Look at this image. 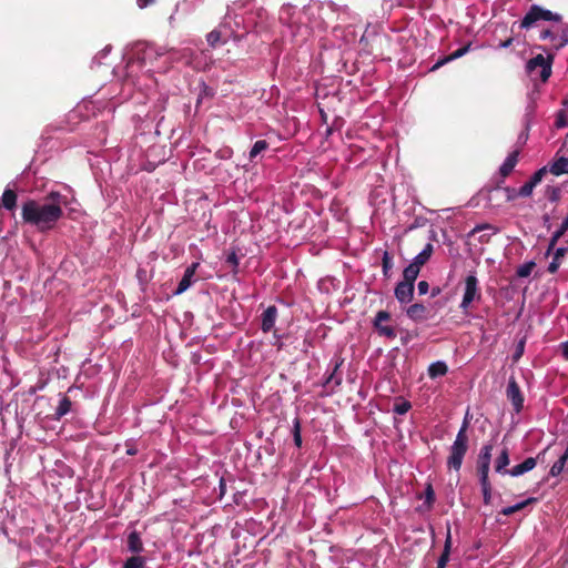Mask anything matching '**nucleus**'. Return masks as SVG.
Returning <instances> with one entry per match:
<instances>
[{"instance_id":"obj_1","label":"nucleus","mask_w":568,"mask_h":568,"mask_svg":"<svg viewBox=\"0 0 568 568\" xmlns=\"http://www.w3.org/2000/svg\"><path fill=\"white\" fill-rule=\"evenodd\" d=\"M67 197L60 192L51 191L40 200H28L21 206V217L26 224L40 232L52 230L63 215Z\"/></svg>"},{"instance_id":"obj_2","label":"nucleus","mask_w":568,"mask_h":568,"mask_svg":"<svg viewBox=\"0 0 568 568\" xmlns=\"http://www.w3.org/2000/svg\"><path fill=\"white\" fill-rule=\"evenodd\" d=\"M193 54L190 48L173 49L152 44H139L134 51L139 65L146 72L166 71L175 62L191 64Z\"/></svg>"},{"instance_id":"obj_3","label":"nucleus","mask_w":568,"mask_h":568,"mask_svg":"<svg viewBox=\"0 0 568 568\" xmlns=\"http://www.w3.org/2000/svg\"><path fill=\"white\" fill-rule=\"evenodd\" d=\"M468 427L467 419L464 420L460 429L458 430L456 438L450 446V454L447 459V465L449 468L455 469L458 471L462 467L463 459L467 453L468 448V437L466 435V430Z\"/></svg>"},{"instance_id":"obj_4","label":"nucleus","mask_w":568,"mask_h":568,"mask_svg":"<svg viewBox=\"0 0 568 568\" xmlns=\"http://www.w3.org/2000/svg\"><path fill=\"white\" fill-rule=\"evenodd\" d=\"M561 20V16L555 13L548 9H544L538 4H532L525 17L523 18L519 27L521 29H530L535 27L539 21H555L559 22Z\"/></svg>"},{"instance_id":"obj_5","label":"nucleus","mask_w":568,"mask_h":568,"mask_svg":"<svg viewBox=\"0 0 568 568\" xmlns=\"http://www.w3.org/2000/svg\"><path fill=\"white\" fill-rule=\"evenodd\" d=\"M481 298V292L479 287V281L475 272L467 274L464 281V294L459 304L460 310L467 313L474 302H479Z\"/></svg>"},{"instance_id":"obj_6","label":"nucleus","mask_w":568,"mask_h":568,"mask_svg":"<svg viewBox=\"0 0 568 568\" xmlns=\"http://www.w3.org/2000/svg\"><path fill=\"white\" fill-rule=\"evenodd\" d=\"M315 9H317L316 6H308L304 8L303 11H301L291 4H284L280 10L278 18L282 23L288 26L290 28L296 27L297 32H300L301 28L297 24L301 22L302 16L313 13Z\"/></svg>"},{"instance_id":"obj_7","label":"nucleus","mask_w":568,"mask_h":568,"mask_svg":"<svg viewBox=\"0 0 568 568\" xmlns=\"http://www.w3.org/2000/svg\"><path fill=\"white\" fill-rule=\"evenodd\" d=\"M231 14L230 24L226 26L227 31H233L232 39H241L244 34L248 33L255 26L252 18H244L242 13H236L233 10L227 11Z\"/></svg>"},{"instance_id":"obj_8","label":"nucleus","mask_w":568,"mask_h":568,"mask_svg":"<svg viewBox=\"0 0 568 568\" xmlns=\"http://www.w3.org/2000/svg\"><path fill=\"white\" fill-rule=\"evenodd\" d=\"M230 19H231V14L226 13V16L224 17L223 22L219 26V28L214 29L213 31H211L207 34L206 40H207V43L211 47L214 48L217 44L225 43L230 39L233 38V31H227L226 30V26L230 24V21H229Z\"/></svg>"},{"instance_id":"obj_9","label":"nucleus","mask_w":568,"mask_h":568,"mask_svg":"<svg viewBox=\"0 0 568 568\" xmlns=\"http://www.w3.org/2000/svg\"><path fill=\"white\" fill-rule=\"evenodd\" d=\"M527 71L532 73L540 69V78L542 81L548 80L551 74V63L542 54H538L527 62Z\"/></svg>"},{"instance_id":"obj_10","label":"nucleus","mask_w":568,"mask_h":568,"mask_svg":"<svg viewBox=\"0 0 568 568\" xmlns=\"http://www.w3.org/2000/svg\"><path fill=\"white\" fill-rule=\"evenodd\" d=\"M390 314L386 311H379L374 320V327L378 332L379 335H383L388 338H395L396 332L393 326L384 324V322L389 321Z\"/></svg>"},{"instance_id":"obj_11","label":"nucleus","mask_w":568,"mask_h":568,"mask_svg":"<svg viewBox=\"0 0 568 568\" xmlns=\"http://www.w3.org/2000/svg\"><path fill=\"white\" fill-rule=\"evenodd\" d=\"M506 394L514 409L519 413L524 407V396L515 378L509 379Z\"/></svg>"},{"instance_id":"obj_12","label":"nucleus","mask_w":568,"mask_h":568,"mask_svg":"<svg viewBox=\"0 0 568 568\" xmlns=\"http://www.w3.org/2000/svg\"><path fill=\"white\" fill-rule=\"evenodd\" d=\"M199 266L200 263L194 262L186 267L183 277L179 282L176 290L174 291V295H181L182 293L190 288V286L195 282L194 276Z\"/></svg>"},{"instance_id":"obj_13","label":"nucleus","mask_w":568,"mask_h":568,"mask_svg":"<svg viewBox=\"0 0 568 568\" xmlns=\"http://www.w3.org/2000/svg\"><path fill=\"white\" fill-rule=\"evenodd\" d=\"M493 445L486 444L481 447L478 456V474L479 476H488L490 459H491Z\"/></svg>"},{"instance_id":"obj_14","label":"nucleus","mask_w":568,"mask_h":568,"mask_svg":"<svg viewBox=\"0 0 568 568\" xmlns=\"http://www.w3.org/2000/svg\"><path fill=\"white\" fill-rule=\"evenodd\" d=\"M395 297L400 304H408L414 297V285L400 281L395 287Z\"/></svg>"},{"instance_id":"obj_15","label":"nucleus","mask_w":568,"mask_h":568,"mask_svg":"<svg viewBox=\"0 0 568 568\" xmlns=\"http://www.w3.org/2000/svg\"><path fill=\"white\" fill-rule=\"evenodd\" d=\"M344 359L341 357L332 361V371L325 379V385L331 386L333 389L337 388L342 384V376L337 374L338 369L343 365Z\"/></svg>"},{"instance_id":"obj_16","label":"nucleus","mask_w":568,"mask_h":568,"mask_svg":"<svg viewBox=\"0 0 568 568\" xmlns=\"http://www.w3.org/2000/svg\"><path fill=\"white\" fill-rule=\"evenodd\" d=\"M537 465V458L528 457L521 464L514 466L513 468L505 471L513 477H519L530 470H532Z\"/></svg>"},{"instance_id":"obj_17","label":"nucleus","mask_w":568,"mask_h":568,"mask_svg":"<svg viewBox=\"0 0 568 568\" xmlns=\"http://www.w3.org/2000/svg\"><path fill=\"white\" fill-rule=\"evenodd\" d=\"M277 318V308L274 305L268 306L262 314L261 329L268 333L273 329Z\"/></svg>"},{"instance_id":"obj_18","label":"nucleus","mask_w":568,"mask_h":568,"mask_svg":"<svg viewBox=\"0 0 568 568\" xmlns=\"http://www.w3.org/2000/svg\"><path fill=\"white\" fill-rule=\"evenodd\" d=\"M536 108H537L536 99L531 94V95L528 97V102H527V105H526V109H525L524 119H523L524 126H525L526 131H528L530 129L531 124H532L535 112H536Z\"/></svg>"},{"instance_id":"obj_19","label":"nucleus","mask_w":568,"mask_h":568,"mask_svg":"<svg viewBox=\"0 0 568 568\" xmlns=\"http://www.w3.org/2000/svg\"><path fill=\"white\" fill-rule=\"evenodd\" d=\"M128 550L132 554H140L143 551V542L138 531H131L126 541Z\"/></svg>"},{"instance_id":"obj_20","label":"nucleus","mask_w":568,"mask_h":568,"mask_svg":"<svg viewBox=\"0 0 568 568\" xmlns=\"http://www.w3.org/2000/svg\"><path fill=\"white\" fill-rule=\"evenodd\" d=\"M554 251V256H552V261L549 263L548 265V272L554 274L558 271L560 264H561V260L564 258V256L567 254L568 252V248L567 247H556L552 250Z\"/></svg>"},{"instance_id":"obj_21","label":"nucleus","mask_w":568,"mask_h":568,"mask_svg":"<svg viewBox=\"0 0 568 568\" xmlns=\"http://www.w3.org/2000/svg\"><path fill=\"white\" fill-rule=\"evenodd\" d=\"M518 162V151H514L505 159L499 168V172L503 176H507L515 168Z\"/></svg>"},{"instance_id":"obj_22","label":"nucleus","mask_w":568,"mask_h":568,"mask_svg":"<svg viewBox=\"0 0 568 568\" xmlns=\"http://www.w3.org/2000/svg\"><path fill=\"white\" fill-rule=\"evenodd\" d=\"M406 315L413 321H422L426 315V307L420 303H415L406 308Z\"/></svg>"},{"instance_id":"obj_23","label":"nucleus","mask_w":568,"mask_h":568,"mask_svg":"<svg viewBox=\"0 0 568 568\" xmlns=\"http://www.w3.org/2000/svg\"><path fill=\"white\" fill-rule=\"evenodd\" d=\"M549 171L554 175L568 174V158L561 156L550 164Z\"/></svg>"},{"instance_id":"obj_24","label":"nucleus","mask_w":568,"mask_h":568,"mask_svg":"<svg viewBox=\"0 0 568 568\" xmlns=\"http://www.w3.org/2000/svg\"><path fill=\"white\" fill-rule=\"evenodd\" d=\"M509 453L508 448L504 447L499 456L495 460V470L500 474H505L506 467L509 465Z\"/></svg>"},{"instance_id":"obj_25","label":"nucleus","mask_w":568,"mask_h":568,"mask_svg":"<svg viewBox=\"0 0 568 568\" xmlns=\"http://www.w3.org/2000/svg\"><path fill=\"white\" fill-rule=\"evenodd\" d=\"M448 371V367L445 362L437 361L432 363L428 366V375L430 378H437L439 376H444Z\"/></svg>"},{"instance_id":"obj_26","label":"nucleus","mask_w":568,"mask_h":568,"mask_svg":"<svg viewBox=\"0 0 568 568\" xmlns=\"http://www.w3.org/2000/svg\"><path fill=\"white\" fill-rule=\"evenodd\" d=\"M16 203L17 194L12 190L7 189L0 199V205L11 211L16 207Z\"/></svg>"},{"instance_id":"obj_27","label":"nucleus","mask_w":568,"mask_h":568,"mask_svg":"<svg viewBox=\"0 0 568 568\" xmlns=\"http://www.w3.org/2000/svg\"><path fill=\"white\" fill-rule=\"evenodd\" d=\"M433 252V245L430 243L426 244V246L413 258L412 263L422 268V266L430 258Z\"/></svg>"},{"instance_id":"obj_28","label":"nucleus","mask_w":568,"mask_h":568,"mask_svg":"<svg viewBox=\"0 0 568 568\" xmlns=\"http://www.w3.org/2000/svg\"><path fill=\"white\" fill-rule=\"evenodd\" d=\"M419 272L420 267H418L414 263H410L403 271V282L410 283L414 285Z\"/></svg>"},{"instance_id":"obj_29","label":"nucleus","mask_w":568,"mask_h":568,"mask_svg":"<svg viewBox=\"0 0 568 568\" xmlns=\"http://www.w3.org/2000/svg\"><path fill=\"white\" fill-rule=\"evenodd\" d=\"M71 406H72V403L67 396L61 397L59 405L54 412V418L57 420L62 418L64 415H67L71 410Z\"/></svg>"},{"instance_id":"obj_30","label":"nucleus","mask_w":568,"mask_h":568,"mask_svg":"<svg viewBox=\"0 0 568 568\" xmlns=\"http://www.w3.org/2000/svg\"><path fill=\"white\" fill-rule=\"evenodd\" d=\"M567 460H568V449H566V452L559 457V459L556 463H554V465L551 466V468L549 470L550 476H552V477L559 476L562 473Z\"/></svg>"},{"instance_id":"obj_31","label":"nucleus","mask_w":568,"mask_h":568,"mask_svg":"<svg viewBox=\"0 0 568 568\" xmlns=\"http://www.w3.org/2000/svg\"><path fill=\"white\" fill-rule=\"evenodd\" d=\"M393 266V257L387 251H385L382 256V271L384 277L389 278L392 276Z\"/></svg>"},{"instance_id":"obj_32","label":"nucleus","mask_w":568,"mask_h":568,"mask_svg":"<svg viewBox=\"0 0 568 568\" xmlns=\"http://www.w3.org/2000/svg\"><path fill=\"white\" fill-rule=\"evenodd\" d=\"M469 50V45H466V47H463L458 50H456L455 52H453L452 54H449L448 57H446L445 59L438 61L434 67H433V70L444 65L446 62H449V61H453L455 59H458L460 57H463L466 52H468Z\"/></svg>"},{"instance_id":"obj_33","label":"nucleus","mask_w":568,"mask_h":568,"mask_svg":"<svg viewBox=\"0 0 568 568\" xmlns=\"http://www.w3.org/2000/svg\"><path fill=\"white\" fill-rule=\"evenodd\" d=\"M479 481L483 490L484 503L488 505L491 498V487L488 480V476H479Z\"/></svg>"},{"instance_id":"obj_34","label":"nucleus","mask_w":568,"mask_h":568,"mask_svg":"<svg viewBox=\"0 0 568 568\" xmlns=\"http://www.w3.org/2000/svg\"><path fill=\"white\" fill-rule=\"evenodd\" d=\"M146 559L141 556H132L125 560L122 568H144Z\"/></svg>"},{"instance_id":"obj_35","label":"nucleus","mask_w":568,"mask_h":568,"mask_svg":"<svg viewBox=\"0 0 568 568\" xmlns=\"http://www.w3.org/2000/svg\"><path fill=\"white\" fill-rule=\"evenodd\" d=\"M535 266L536 263L534 261L525 262L524 264L517 267L516 274L518 277H528L531 274Z\"/></svg>"},{"instance_id":"obj_36","label":"nucleus","mask_w":568,"mask_h":568,"mask_svg":"<svg viewBox=\"0 0 568 568\" xmlns=\"http://www.w3.org/2000/svg\"><path fill=\"white\" fill-rule=\"evenodd\" d=\"M268 148V143L265 140H258L256 141L251 151H250V159L253 160L256 158L261 152L265 151Z\"/></svg>"},{"instance_id":"obj_37","label":"nucleus","mask_w":568,"mask_h":568,"mask_svg":"<svg viewBox=\"0 0 568 568\" xmlns=\"http://www.w3.org/2000/svg\"><path fill=\"white\" fill-rule=\"evenodd\" d=\"M293 438H294V444L297 447H301L302 446L301 424L297 418H295L293 422Z\"/></svg>"},{"instance_id":"obj_38","label":"nucleus","mask_w":568,"mask_h":568,"mask_svg":"<svg viewBox=\"0 0 568 568\" xmlns=\"http://www.w3.org/2000/svg\"><path fill=\"white\" fill-rule=\"evenodd\" d=\"M412 405L407 400H402L400 403H396L394 405V412L398 415H405L409 409Z\"/></svg>"},{"instance_id":"obj_39","label":"nucleus","mask_w":568,"mask_h":568,"mask_svg":"<svg viewBox=\"0 0 568 568\" xmlns=\"http://www.w3.org/2000/svg\"><path fill=\"white\" fill-rule=\"evenodd\" d=\"M534 189H535V186L532 185V183L530 181H528L520 186V189L518 190V195L521 197L530 196Z\"/></svg>"},{"instance_id":"obj_40","label":"nucleus","mask_w":568,"mask_h":568,"mask_svg":"<svg viewBox=\"0 0 568 568\" xmlns=\"http://www.w3.org/2000/svg\"><path fill=\"white\" fill-rule=\"evenodd\" d=\"M527 503L528 501H521V503H517L513 506L506 507L501 510V514L505 516H509V515L523 509Z\"/></svg>"},{"instance_id":"obj_41","label":"nucleus","mask_w":568,"mask_h":568,"mask_svg":"<svg viewBox=\"0 0 568 568\" xmlns=\"http://www.w3.org/2000/svg\"><path fill=\"white\" fill-rule=\"evenodd\" d=\"M555 125L557 129H561L567 125V115H566L565 111H562V110L558 111Z\"/></svg>"},{"instance_id":"obj_42","label":"nucleus","mask_w":568,"mask_h":568,"mask_svg":"<svg viewBox=\"0 0 568 568\" xmlns=\"http://www.w3.org/2000/svg\"><path fill=\"white\" fill-rule=\"evenodd\" d=\"M568 44V28H565L559 36V43L555 44V49L559 50Z\"/></svg>"},{"instance_id":"obj_43","label":"nucleus","mask_w":568,"mask_h":568,"mask_svg":"<svg viewBox=\"0 0 568 568\" xmlns=\"http://www.w3.org/2000/svg\"><path fill=\"white\" fill-rule=\"evenodd\" d=\"M546 173V168H541L540 170H538L537 172H535L532 174V176L530 178V182L532 183L534 186H536L537 184H539L544 178Z\"/></svg>"},{"instance_id":"obj_44","label":"nucleus","mask_w":568,"mask_h":568,"mask_svg":"<svg viewBox=\"0 0 568 568\" xmlns=\"http://www.w3.org/2000/svg\"><path fill=\"white\" fill-rule=\"evenodd\" d=\"M449 545H450V536L448 535L446 545H445L446 551L440 556V558L438 560V568H444L448 560L447 551H448Z\"/></svg>"},{"instance_id":"obj_45","label":"nucleus","mask_w":568,"mask_h":568,"mask_svg":"<svg viewBox=\"0 0 568 568\" xmlns=\"http://www.w3.org/2000/svg\"><path fill=\"white\" fill-rule=\"evenodd\" d=\"M417 290L419 295H425L429 291V284L426 281H420L417 284Z\"/></svg>"},{"instance_id":"obj_46","label":"nucleus","mask_w":568,"mask_h":568,"mask_svg":"<svg viewBox=\"0 0 568 568\" xmlns=\"http://www.w3.org/2000/svg\"><path fill=\"white\" fill-rule=\"evenodd\" d=\"M232 154H233V151L230 148H224V149H221L217 151V155L221 159H230L232 156Z\"/></svg>"},{"instance_id":"obj_47","label":"nucleus","mask_w":568,"mask_h":568,"mask_svg":"<svg viewBox=\"0 0 568 568\" xmlns=\"http://www.w3.org/2000/svg\"><path fill=\"white\" fill-rule=\"evenodd\" d=\"M524 347H525V342L520 341L518 346H517V349H516V352L514 354V361L515 362H517L521 357V355L524 353Z\"/></svg>"},{"instance_id":"obj_48","label":"nucleus","mask_w":568,"mask_h":568,"mask_svg":"<svg viewBox=\"0 0 568 568\" xmlns=\"http://www.w3.org/2000/svg\"><path fill=\"white\" fill-rule=\"evenodd\" d=\"M540 39H542V40L549 39L551 41V40H557V36H555L550 30H544L540 33Z\"/></svg>"},{"instance_id":"obj_49","label":"nucleus","mask_w":568,"mask_h":568,"mask_svg":"<svg viewBox=\"0 0 568 568\" xmlns=\"http://www.w3.org/2000/svg\"><path fill=\"white\" fill-rule=\"evenodd\" d=\"M226 262L230 263L232 266L236 267L239 264V260L235 253H232L227 256Z\"/></svg>"},{"instance_id":"obj_50","label":"nucleus","mask_w":568,"mask_h":568,"mask_svg":"<svg viewBox=\"0 0 568 568\" xmlns=\"http://www.w3.org/2000/svg\"><path fill=\"white\" fill-rule=\"evenodd\" d=\"M155 0H136V4L140 9H144L150 4L154 3Z\"/></svg>"},{"instance_id":"obj_51","label":"nucleus","mask_w":568,"mask_h":568,"mask_svg":"<svg viewBox=\"0 0 568 568\" xmlns=\"http://www.w3.org/2000/svg\"><path fill=\"white\" fill-rule=\"evenodd\" d=\"M562 356L568 359V342H564L560 345Z\"/></svg>"},{"instance_id":"obj_52","label":"nucleus","mask_w":568,"mask_h":568,"mask_svg":"<svg viewBox=\"0 0 568 568\" xmlns=\"http://www.w3.org/2000/svg\"><path fill=\"white\" fill-rule=\"evenodd\" d=\"M511 43H513V38H509V39L500 42L499 43V48L507 49V48H509L511 45Z\"/></svg>"},{"instance_id":"obj_53","label":"nucleus","mask_w":568,"mask_h":568,"mask_svg":"<svg viewBox=\"0 0 568 568\" xmlns=\"http://www.w3.org/2000/svg\"><path fill=\"white\" fill-rule=\"evenodd\" d=\"M225 489H226V484H225L224 479L222 478L220 480V494H221V496H223L225 494Z\"/></svg>"},{"instance_id":"obj_54","label":"nucleus","mask_w":568,"mask_h":568,"mask_svg":"<svg viewBox=\"0 0 568 568\" xmlns=\"http://www.w3.org/2000/svg\"><path fill=\"white\" fill-rule=\"evenodd\" d=\"M484 229H490V226H489V225H478V226H476V227L473 230V233H476V232L481 231V230H484Z\"/></svg>"},{"instance_id":"obj_55","label":"nucleus","mask_w":568,"mask_h":568,"mask_svg":"<svg viewBox=\"0 0 568 568\" xmlns=\"http://www.w3.org/2000/svg\"><path fill=\"white\" fill-rule=\"evenodd\" d=\"M108 52H109V49H108V48H105L104 50H102V51L100 52V54H101V55H103V57H105V55L108 54Z\"/></svg>"},{"instance_id":"obj_56","label":"nucleus","mask_w":568,"mask_h":568,"mask_svg":"<svg viewBox=\"0 0 568 568\" xmlns=\"http://www.w3.org/2000/svg\"><path fill=\"white\" fill-rule=\"evenodd\" d=\"M552 45L555 47L556 43H559V36L557 37V40H551Z\"/></svg>"},{"instance_id":"obj_57","label":"nucleus","mask_w":568,"mask_h":568,"mask_svg":"<svg viewBox=\"0 0 568 568\" xmlns=\"http://www.w3.org/2000/svg\"><path fill=\"white\" fill-rule=\"evenodd\" d=\"M427 496L430 498L433 497V490L429 488L428 493H427Z\"/></svg>"},{"instance_id":"obj_58","label":"nucleus","mask_w":568,"mask_h":568,"mask_svg":"<svg viewBox=\"0 0 568 568\" xmlns=\"http://www.w3.org/2000/svg\"><path fill=\"white\" fill-rule=\"evenodd\" d=\"M564 104H565V105H568V100H565Z\"/></svg>"}]
</instances>
